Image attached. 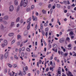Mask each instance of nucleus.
<instances>
[{
    "mask_svg": "<svg viewBox=\"0 0 76 76\" xmlns=\"http://www.w3.org/2000/svg\"><path fill=\"white\" fill-rule=\"evenodd\" d=\"M44 25L45 26H47V25H48V24L47 23H45L44 24Z\"/></svg>",
    "mask_w": 76,
    "mask_h": 76,
    "instance_id": "nucleus-51",
    "label": "nucleus"
},
{
    "mask_svg": "<svg viewBox=\"0 0 76 76\" xmlns=\"http://www.w3.org/2000/svg\"><path fill=\"white\" fill-rule=\"evenodd\" d=\"M10 76H13V75H12V73L10 72Z\"/></svg>",
    "mask_w": 76,
    "mask_h": 76,
    "instance_id": "nucleus-64",
    "label": "nucleus"
},
{
    "mask_svg": "<svg viewBox=\"0 0 76 76\" xmlns=\"http://www.w3.org/2000/svg\"><path fill=\"white\" fill-rule=\"evenodd\" d=\"M9 37H12V36H13L14 35V33H11L9 34Z\"/></svg>",
    "mask_w": 76,
    "mask_h": 76,
    "instance_id": "nucleus-8",
    "label": "nucleus"
},
{
    "mask_svg": "<svg viewBox=\"0 0 76 76\" xmlns=\"http://www.w3.org/2000/svg\"><path fill=\"white\" fill-rule=\"evenodd\" d=\"M4 57V56L3 55H1L0 56V59L1 60H3V57Z\"/></svg>",
    "mask_w": 76,
    "mask_h": 76,
    "instance_id": "nucleus-22",
    "label": "nucleus"
},
{
    "mask_svg": "<svg viewBox=\"0 0 76 76\" xmlns=\"http://www.w3.org/2000/svg\"><path fill=\"white\" fill-rule=\"evenodd\" d=\"M66 3L67 4H70V2H69V1H66Z\"/></svg>",
    "mask_w": 76,
    "mask_h": 76,
    "instance_id": "nucleus-41",
    "label": "nucleus"
},
{
    "mask_svg": "<svg viewBox=\"0 0 76 76\" xmlns=\"http://www.w3.org/2000/svg\"><path fill=\"white\" fill-rule=\"evenodd\" d=\"M17 45L18 46H19V45H20V42H18L17 43Z\"/></svg>",
    "mask_w": 76,
    "mask_h": 76,
    "instance_id": "nucleus-44",
    "label": "nucleus"
},
{
    "mask_svg": "<svg viewBox=\"0 0 76 76\" xmlns=\"http://www.w3.org/2000/svg\"><path fill=\"white\" fill-rule=\"evenodd\" d=\"M53 48H56L57 47V45L56 44H54L53 45Z\"/></svg>",
    "mask_w": 76,
    "mask_h": 76,
    "instance_id": "nucleus-18",
    "label": "nucleus"
},
{
    "mask_svg": "<svg viewBox=\"0 0 76 76\" xmlns=\"http://www.w3.org/2000/svg\"><path fill=\"white\" fill-rule=\"evenodd\" d=\"M71 36V38L72 39H73V38H74V36Z\"/></svg>",
    "mask_w": 76,
    "mask_h": 76,
    "instance_id": "nucleus-58",
    "label": "nucleus"
},
{
    "mask_svg": "<svg viewBox=\"0 0 76 76\" xmlns=\"http://www.w3.org/2000/svg\"><path fill=\"white\" fill-rule=\"evenodd\" d=\"M42 33L43 35H44H44H45V33L44 32V31H42Z\"/></svg>",
    "mask_w": 76,
    "mask_h": 76,
    "instance_id": "nucleus-39",
    "label": "nucleus"
},
{
    "mask_svg": "<svg viewBox=\"0 0 76 76\" xmlns=\"http://www.w3.org/2000/svg\"><path fill=\"white\" fill-rule=\"evenodd\" d=\"M14 58L16 60H18V57L16 55H15L14 56Z\"/></svg>",
    "mask_w": 76,
    "mask_h": 76,
    "instance_id": "nucleus-27",
    "label": "nucleus"
},
{
    "mask_svg": "<svg viewBox=\"0 0 76 76\" xmlns=\"http://www.w3.org/2000/svg\"><path fill=\"white\" fill-rule=\"evenodd\" d=\"M42 63V61H41V60H40L39 62V64H40Z\"/></svg>",
    "mask_w": 76,
    "mask_h": 76,
    "instance_id": "nucleus-52",
    "label": "nucleus"
},
{
    "mask_svg": "<svg viewBox=\"0 0 76 76\" xmlns=\"http://www.w3.org/2000/svg\"><path fill=\"white\" fill-rule=\"evenodd\" d=\"M48 47H49V49H50V48H51L52 46H51V45L50 44V43H49L48 45Z\"/></svg>",
    "mask_w": 76,
    "mask_h": 76,
    "instance_id": "nucleus-24",
    "label": "nucleus"
},
{
    "mask_svg": "<svg viewBox=\"0 0 76 76\" xmlns=\"http://www.w3.org/2000/svg\"><path fill=\"white\" fill-rule=\"evenodd\" d=\"M31 25V22H30L28 23L27 26V29L28 30H29V29H30V28H31L30 27V26H31V25Z\"/></svg>",
    "mask_w": 76,
    "mask_h": 76,
    "instance_id": "nucleus-3",
    "label": "nucleus"
},
{
    "mask_svg": "<svg viewBox=\"0 0 76 76\" xmlns=\"http://www.w3.org/2000/svg\"><path fill=\"white\" fill-rule=\"evenodd\" d=\"M19 19H20V18L19 17L16 20V22H18L19 21Z\"/></svg>",
    "mask_w": 76,
    "mask_h": 76,
    "instance_id": "nucleus-19",
    "label": "nucleus"
},
{
    "mask_svg": "<svg viewBox=\"0 0 76 76\" xmlns=\"http://www.w3.org/2000/svg\"><path fill=\"white\" fill-rule=\"evenodd\" d=\"M20 9V6H18V7L17 9V12H18V11H19Z\"/></svg>",
    "mask_w": 76,
    "mask_h": 76,
    "instance_id": "nucleus-28",
    "label": "nucleus"
},
{
    "mask_svg": "<svg viewBox=\"0 0 76 76\" xmlns=\"http://www.w3.org/2000/svg\"><path fill=\"white\" fill-rule=\"evenodd\" d=\"M15 39H13L12 42L11 44H14V43H15Z\"/></svg>",
    "mask_w": 76,
    "mask_h": 76,
    "instance_id": "nucleus-36",
    "label": "nucleus"
},
{
    "mask_svg": "<svg viewBox=\"0 0 76 76\" xmlns=\"http://www.w3.org/2000/svg\"><path fill=\"white\" fill-rule=\"evenodd\" d=\"M15 23V22H12L11 23V26H14V24Z\"/></svg>",
    "mask_w": 76,
    "mask_h": 76,
    "instance_id": "nucleus-15",
    "label": "nucleus"
},
{
    "mask_svg": "<svg viewBox=\"0 0 76 76\" xmlns=\"http://www.w3.org/2000/svg\"><path fill=\"white\" fill-rule=\"evenodd\" d=\"M26 71H24L22 73H23V75H26Z\"/></svg>",
    "mask_w": 76,
    "mask_h": 76,
    "instance_id": "nucleus-42",
    "label": "nucleus"
},
{
    "mask_svg": "<svg viewBox=\"0 0 76 76\" xmlns=\"http://www.w3.org/2000/svg\"><path fill=\"white\" fill-rule=\"evenodd\" d=\"M19 76H23V75H22V71H20V72L18 74Z\"/></svg>",
    "mask_w": 76,
    "mask_h": 76,
    "instance_id": "nucleus-14",
    "label": "nucleus"
},
{
    "mask_svg": "<svg viewBox=\"0 0 76 76\" xmlns=\"http://www.w3.org/2000/svg\"><path fill=\"white\" fill-rule=\"evenodd\" d=\"M31 20V18H30L28 19L27 20V23H30V22Z\"/></svg>",
    "mask_w": 76,
    "mask_h": 76,
    "instance_id": "nucleus-10",
    "label": "nucleus"
},
{
    "mask_svg": "<svg viewBox=\"0 0 76 76\" xmlns=\"http://www.w3.org/2000/svg\"><path fill=\"white\" fill-rule=\"evenodd\" d=\"M61 48L62 49V50H63L64 52H65V51H66V49H65V48H64V47H63L61 46Z\"/></svg>",
    "mask_w": 76,
    "mask_h": 76,
    "instance_id": "nucleus-20",
    "label": "nucleus"
},
{
    "mask_svg": "<svg viewBox=\"0 0 76 76\" xmlns=\"http://www.w3.org/2000/svg\"><path fill=\"white\" fill-rule=\"evenodd\" d=\"M28 35V33H27V31H25L24 33V35L25 36V35Z\"/></svg>",
    "mask_w": 76,
    "mask_h": 76,
    "instance_id": "nucleus-29",
    "label": "nucleus"
},
{
    "mask_svg": "<svg viewBox=\"0 0 76 76\" xmlns=\"http://www.w3.org/2000/svg\"><path fill=\"white\" fill-rule=\"evenodd\" d=\"M65 39L64 38H62L59 40V42L60 43H63L65 41Z\"/></svg>",
    "mask_w": 76,
    "mask_h": 76,
    "instance_id": "nucleus-5",
    "label": "nucleus"
},
{
    "mask_svg": "<svg viewBox=\"0 0 76 76\" xmlns=\"http://www.w3.org/2000/svg\"><path fill=\"white\" fill-rule=\"evenodd\" d=\"M4 43L5 45H7V41L6 40H4Z\"/></svg>",
    "mask_w": 76,
    "mask_h": 76,
    "instance_id": "nucleus-7",
    "label": "nucleus"
},
{
    "mask_svg": "<svg viewBox=\"0 0 76 76\" xmlns=\"http://www.w3.org/2000/svg\"><path fill=\"white\" fill-rule=\"evenodd\" d=\"M68 47L69 48H70V47H71V45H68Z\"/></svg>",
    "mask_w": 76,
    "mask_h": 76,
    "instance_id": "nucleus-61",
    "label": "nucleus"
},
{
    "mask_svg": "<svg viewBox=\"0 0 76 76\" xmlns=\"http://www.w3.org/2000/svg\"><path fill=\"white\" fill-rule=\"evenodd\" d=\"M57 5L58 8H60V5L59 4H57Z\"/></svg>",
    "mask_w": 76,
    "mask_h": 76,
    "instance_id": "nucleus-37",
    "label": "nucleus"
},
{
    "mask_svg": "<svg viewBox=\"0 0 76 76\" xmlns=\"http://www.w3.org/2000/svg\"><path fill=\"white\" fill-rule=\"evenodd\" d=\"M21 55L22 57H24V53L23 52L22 53Z\"/></svg>",
    "mask_w": 76,
    "mask_h": 76,
    "instance_id": "nucleus-45",
    "label": "nucleus"
},
{
    "mask_svg": "<svg viewBox=\"0 0 76 76\" xmlns=\"http://www.w3.org/2000/svg\"><path fill=\"white\" fill-rule=\"evenodd\" d=\"M66 74L68 76H69V75H72V73L70 71H68V72L66 73Z\"/></svg>",
    "mask_w": 76,
    "mask_h": 76,
    "instance_id": "nucleus-13",
    "label": "nucleus"
},
{
    "mask_svg": "<svg viewBox=\"0 0 76 76\" xmlns=\"http://www.w3.org/2000/svg\"><path fill=\"white\" fill-rule=\"evenodd\" d=\"M7 65L9 66V67L11 68L12 67V65L9 63H8L7 64Z\"/></svg>",
    "mask_w": 76,
    "mask_h": 76,
    "instance_id": "nucleus-26",
    "label": "nucleus"
},
{
    "mask_svg": "<svg viewBox=\"0 0 76 76\" xmlns=\"http://www.w3.org/2000/svg\"><path fill=\"white\" fill-rule=\"evenodd\" d=\"M51 4H50L48 5V8L49 9H50V8H51Z\"/></svg>",
    "mask_w": 76,
    "mask_h": 76,
    "instance_id": "nucleus-35",
    "label": "nucleus"
},
{
    "mask_svg": "<svg viewBox=\"0 0 76 76\" xmlns=\"http://www.w3.org/2000/svg\"><path fill=\"white\" fill-rule=\"evenodd\" d=\"M32 19L33 20H37V18L36 17L35 18L34 15L32 16Z\"/></svg>",
    "mask_w": 76,
    "mask_h": 76,
    "instance_id": "nucleus-9",
    "label": "nucleus"
},
{
    "mask_svg": "<svg viewBox=\"0 0 76 76\" xmlns=\"http://www.w3.org/2000/svg\"><path fill=\"white\" fill-rule=\"evenodd\" d=\"M2 22H3V23H4L5 25H7V22L5 20L3 21Z\"/></svg>",
    "mask_w": 76,
    "mask_h": 76,
    "instance_id": "nucleus-16",
    "label": "nucleus"
},
{
    "mask_svg": "<svg viewBox=\"0 0 76 76\" xmlns=\"http://www.w3.org/2000/svg\"><path fill=\"white\" fill-rule=\"evenodd\" d=\"M25 47H23L22 48L21 50L22 51H25Z\"/></svg>",
    "mask_w": 76,
    "mask_h": 76,
    "instance_id": "nucleus-38",
    "label": "nucleus"
},
{
    "mask_svg": "<svg viewBox=\"0 0 76 76\" xmlns=\"http://www.w3.org/2000/svg\"><path fill=\"white\" fill-rule=\"evenodd\" d=\"M66 39L68 41H70V38H69V37H67L66 38Z\"/></svg>",
    "mask_w": 76,
    "mask_h": 76,
    "instance_id": "nucleus-46",
    "label": "nucleus"
},
{
    "mask_svg": "<svg viewBox=\"0 0 76 76\" xmlns=\"http://www.w3.org/2000/svg\"><path fill=\"white\" fill-rule=\"evenodd\" d=\"M32 57H33L34 58L35 57H37V55H36V56H35V55H31Z\"/></svg>",
    "mask_w": 76,
    "mask_h": 76,
    "instance_id": "nucleus-43",
    "label": "nucleus"
},
{
    "mask_svg": "<svg viewBox=\"0 0 76 76\" xmlns=\"http://www.w3.org/2000/svg\"><path fill=\"white\" fill-rule=\"evenodd\" d=\"M34 9V5H32L31 6V10H33V9Z\"/></svg>",
    "mask_w": 76,
    "mask_h": 76,
    "instance_id": "nucleus-31",
    "label": "nucleus"
},
{
    "mask_svg": "<svg viewBox=\"0 0 76 76\" xmlns=\"http://www.w3.org/2000/svg\"><path fill=\"white\" fill-rule=\"evenodd\" d=\"M15 4L16 6L18 5V2L16 0L15 1Z\"/></svg>",
    "mask_w": 76,
    "mask_h": 76,
    "instance_id": "nucleus-17",
    "label": "nucleus"
},
{
    "mask_svg": "<svg viewBox=\"0 0 76 76\" xmlns=\"http://www.w3.org/2000/svg\"><path fill=\"white\" fill-rule=\"evenodd\" d=\"M37 24H36L35 26L34 30L35 31L37 30Z\"/></svg>",
    "mask_w": 76,
    "mask_h": 76,
    "instance_id": "nucleus-33",
    "label": "nucleus"
},
{
    "mask_svg": "<svg viewBox=\"0 0 76 76\" xmlns=\"http://www.w3.org/2000/svg\"><path fill=\"white\" fill-rule=\"evenodd\" d=\"M56 7L54 5H53V9H55V8Z\"/></svg>",
    "mask_w": 76,
    "mask_h": 76,
    "instance_id": "nucleus-62",
    "label": "nucleus"
},
{
    "mask_svg": "<svg viewBox=\"0 0 76 76\" xmlns=\"http://www.w3.org/2000/svg\"><path fill=\"white\" fill-rule=\"evenodd\" d=\"M20 37H21V36H20V35H18L17 36V38L18 39H20Z\"/></svg>",
    "mask_w": 76,
    "mask_h": 76,
    "instance_id": "nucleus-32",
    "label": "nucleus"
},
{
    "mask_svg": "<svg viewBox=\"0 0 76 76\" xmlns=\"http://www.w3.org/2000/svg\"><path fill=\"white\" fill-rule=\"evenodd\" d=\"M61 54L62 56H64V53H63V52L62 51L61 52Z\"/></svg>",
    "mask_w": 76,
    "mask_h": 76,
    "instance_id": "nucleus-53",
    "label": "nucleus"
},
{
    "mask_svg": "<svg viewBox=\"0 0 76 76\" xmlns=\"http://www.w3.org/2000/svg\"><path fill=\"white\" fill-rule=\"evenodd\" d=\"M1 30H4V27L3 25L1 24Z\"/></svg>",
    "mask_w": 76,
    "mask_h": 76,
    "instance_id": "nucleus-12",
    "label": "nucleus"
},
{
    "mask_svg": "<svg viewBox=\"0 0 76 76\" xmlns=\"http://www.w3.org/2000/svg\"><path fill=\"white\" fill-rule=\"evenodd\" d=\"M53 67H54V68H55V66H56V65L55 64V63H53Z\"/></svg>",
    "mask_w": 76,
    "mask_h": 76,
    "instance_id": "nucleus-49",
    "label": "nucleus"
},
{
    "mask_svg": "<svg viewBox=\"0 0 76 76\" xmlns=\"http://www.w3.org/2000/svg\"><path fill=\"white\" fill-rule=\"evenodd\" d=\"M26 11L27 12H30L31 11V8H28L26 9Z\"/></svg>",
    "mask_w": 76,
    "mask_h": 76,
    "instance_id": "nucleus-11",
    "label": "nucleus"
},
{
    "mask_svg": "<svg viewBox=\"0 0 76 76\" xmlns=\"http://www.w3.org/2000/svg\"><path fill=\"white\" fill-rule=\"evenodd\" d=\"M42 13H43V14H45L46 13V11H45L44 10H43L42 11Z\"/></svg>",
    "mask_w": 76,
    "mask_h": 76,
    "instance_id": "nucleus-23",
    "label": "nucleus"
},
{
    "mask_svg": "<svg viewBox=\"0 0 76 76\" xmlns=\"http://www.w3.org/2000/svg\"><path fill=\"white\" fill-rule=\"evenodd\" d=\"M20 22L21 23H23V20L22 19L21 20V21H20Z\"/></svg>",
    "mask_w": 76,
    "mask_h": 76,
    "instance_id": "nucleus-54",
    "label": "nucleus"
},
{
    "mask_svg": "<svg viewBox=\"0 0 76 76\" xmlns=\"http://www.w3.org/2000/svg\"><path fill=\"white\" fill-rule=\"evenodd\" d=\"M4 20H9V16L7 15H5L3 18Z\"/></svg>",
    "mask_w": 76,
    "mask_h": 76,
    "instance_id": "nucleus-2",
    "label": "nucleus"
},
{
    "mask_svg": "<svg viewBox=\"0 0 76 76\" xmlns=\"http://www.w3.org/2000/svg\"><path fill=\"white\" fill-rule=\"evenodd\" d=\"M52 50H53V51H54V52H55V53H57V49H56L55 50V49L53 48L52 49Z\"/></svg>",
    "mask_w": 76,
    "mask_h": 76,
    "instance_id": "nucleus-21",
    "label": "nucleus"
},
{
    "mask_svg": "<svg viewBox=\"0 0 76 76\" xmlns=\"http://www.w3.org/2000/svg\"><path fill=\"white\" fill-rule=\"evenodd\" d=\"M24 1L23 6L24 7H26L28 4V0H23Z\"/></svg>",
    "mask_w": 76,
    "mask_h": 76,
    "instance_id": "nucleus-1",
    "label": "nucleus"
},
{
    "mask_svg": "<svg viewBox=\"0 0 76 76\" xmlns=\"http://www.w3.org/2000/svg\"><path fill=\"white\" fill-rule=\"evenodd\" d=\"M13 6L12 5L9 8L10 12H12V11L13 10Z\"/></svg>",
    "mask_w": 76,
    "mask_h": 76,
    "instance_id": "nucleus-4",
    "label": "nucleus"
},
{
    "mask_svg": "<svg viewBox=\"0 0 76 76\" xmlns=\"http://www.w3.org/2000/svg\"><path fill=\"white\" fill-rule=\"evenodd\" d=\"M23 6V3L22 2L20 3V7H22Z\"/></svg>",
    "mask_w": 76,
    "mask_h": 76,
    "instance_id": "nucleus-56",
    "label": "nucleus"
},
{
    "mask_svg": "<svg viewBox=\"0 0 76 76\" xmlns=\"http://www.w3.org/2000/svg\"><path fill=\"white\" fill-rule=\"evenodd\" d=\"M26 50L27 51H31V50H30V49L29 48H27Z\"/></svg>",
    "mask_w": 76,
    "mask_h": 76,
    "instance_id": "nucleus-34",
    "label": "nucleus"
},
{
    "mask_svg": "<svg viewBox=\"0 0 76 76\" xmlns=\"http://www.w3.org/2000/svg\"><path fill=\"white\" fill-rule=\"evenodd\" d=\"M53 69H54V68L53 67H50V70H53Z\"/></svg>",
    "mask_w": 76,
    "mask_h": 76,
    "instance_id": "nucleus-59",
    "label": "nucleus"
},
{
    "mask_svg": "<svg viewBox=\"0 0 76 76\" xmlns=\"http://www.w3.org/2000/svg\"><path fill=\"white\" fill-rule=\"evenodd\" d=\"M59 35H62V32H60L59 33Z\"/></svg>",
    "mask_w": 76,
    "mask_h": 76,
    "instance_id": "nucleus-63",
    "label": "nucleus"
},
{
    "mask_svg": "<svg viewBox=\"0 0 76 76\" xmlns=\"http://www.w3.org/2000/svg\"><path fill=\"white\" fill-rule=\"evenodd\" d=\"M3 18L2 17H0V22H3Z\"/></svg>",
    "mask_w": 76,
    "mask_h": 76,
    "instance_id": "nucleus-25",
    "label": "nucleus"
},
{
    "mask_svg": "<svg viewBox=\"0 0 76 76\" xmlns=\"http://www.w3.org/2000/svg\"><path fill=\"white\" fill-rule=\"evenodd\" d=\"M45 31H48V28H46L45 29Z\"/></svg>",
    "mask_w": 76,
    "mask_h": 76,
    "instance_id": "nucleus-57",
    "label": "nucleus"
},
{
    "mask_svg": "<svg viewBox=\"0 0 76 76\" xmlns=\"http://www.w3.org/2000/svg\"><path fill=\"white\" fill-rule=\"evenodd\" d=\"M58 75H61V72L60 71H58Z\"/></svg>",
    "mask_w": 76,
    "mask_h": 76,
    "instance_id": "nucleus-48",
    "label": "nucleus"
},
{
    "mask_svg": "<svg viewBox=\"0 0 76 76\" xmlns=\"http://www.w3.org/2000/svg\"><path fill=\"white\" fill-rule=\"evenodd\" d=\"M13 66L14 67H17V65L16 64H13Z\"/></svg>",
    "mask_w": 76,
    "mask_h": 76,
    "instance_id": "nucleus-40",
    "label": "nucleus"
},
{
    "mask_svg": "<svg viewBox=\"0 0 76 76\" xmlns=\"http://www.w3.org/2000/svg\"><path fill=\"white\" fill-rule=\"evenodd\" d=\"M23 42H22L21 44L20 45V47H22L23 46Z\"/></svg>",
    "mask_w": 76,
    "mask_h": 76,
    "instance_id": "nucleus-47",
    "label": "nucleus"
},
{
    "mask_svg": "<svg viewBox=\"0 0 76 76\" xmlns=\"http://www.w3.org/2000/svg\"><path fill=\"white\" fill-rule=\"evenodd\" d=\"M4 45H4V44H1V46L2 47H3V48L4 47Z\"/></svg>",
    "mask_w": 76,
    "mask_h": 76,
    "instance_id": "nucleus-55",
    "label": "nucleus"
},
{
    "mask_svg": "<svg viewBox=\"0 0 76 76\" xmlns=\"http://www.w3.org/2000/svg\"><path fill=\"white\" fill-rule=\"evenodd\" d=\"M64 56H67V53H65L64 54Z\"/></svg>",
    "mask_w": 76,
    "mask_h": 76,
    "instance_id": "nucleus-60",
    "label": "nucleus"
},
{
    "mask_svg": "<svg viewBox=\"0 0 76 76\" xmlns=\"http://www.w3.org/2000/svg\"><path fill=\"white\" fill-rule=\"evenodd\" d=\"M69 35H70V36H72V35H73V32L71 31L69 33Z\"/></svg>",
    "mask_w": 76,
    "mask_h": 76,
    "instance_id": "nucleus-30",
    "label": "nucleus"
},
{
    "mask_svg": "<svg viewBox=\"0 0 76 76\" xmlns=\"http://www.w3.org/2000/svg\"><path fill=\"white\" fill-rule=\"evenodd\" d=\"M21 48H20L19 49V52L20 53H21Z\"/></svg>",
    "mask_w": 76,
    "mask_h": 76,
    "instance_id": "nucleus-50",
    "label": "nucleus"
},
{
    "mask_svg": "<svg viewBox=\"0 0 76 76\" xmlns=\"http://www.w3.org/2000/svg\"><path fill=\"white\" fill-rule=\"evenodd\" d=\"M8 54H9V52H7L5 54L4 57L5 58H7V56H8Z\"/></svg>",
    "mask_w": 76,
    "mask_h": 76,
    "instance_id": "nucleus-6",
    "label": "nucleus"
}]
</instances>
